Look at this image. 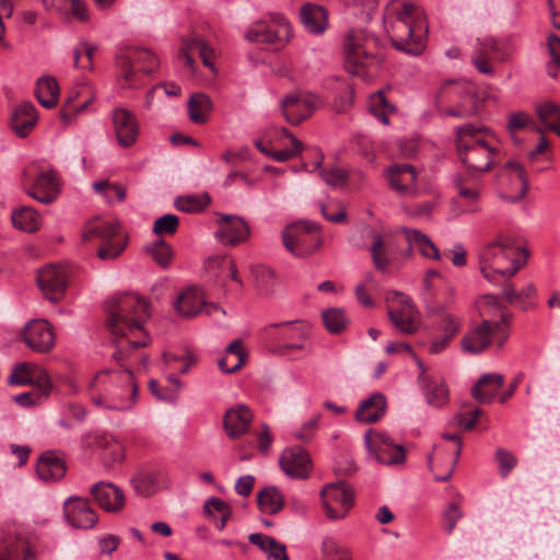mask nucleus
<instances>
[{"instance_id": "51", "label": "nucleus", "mask_w": 560, "mask_h": 560, "mask_svg": "<svg viewBox=\"0 0 560 560\" xmlns=\"http://www.w3.org/2000/svg\"><path fill=\"white\" fill-rule=\"evenodd\" d=\"M322 318L325 328L330 334H340L347 329L350 320L342 308H328L323 311Z\"/></svg>"}, {"instance_id": "55", "label": "nucleus", "mask_w": 560, "mask_h": 560, "mask_svg": "<svg viewBox=\"0 0 560 560\" xmlns=\"http://www.w3.org/2000/svg\"><path fill=\"white\" fill-rule=\"evenodd\" d=\"M548 51L550 60L546 65L547 74L555 79L560 69V37L556 34H550L547 39Z\"/></svg>"}, {"instance_id": "33", "label": "nucleus", "mask_w": 560, "mask_h": 560, "mask_svg": "<svg viewBox=\"0 0 560 560\" xmlns=\"http://www.w3.org/2000/svg\"><path fill=\"white\" fill-rule=\"evenodd\" d=\"M504 384L500 373L483 374L471 388V396L480 404H490Z\"/></svg>"}, {"instance_id": "45", "label": "nucleus", "mask_w": 560, "mask_h": 560, "mask_svg": "<svg viewBox=\"0 0 560 560\" xmlns=\"http://www.w3.org/2000/svg\"><path fill=\"white\" fill-rule=\"evenodd\" d=\"M203 511L207 516L211 517L220 530L225 527L232 514L231 506L222 499L215 497H212L205 502Z\"/></svg>"}, {"instance_id": "28", "label": "nucleus", "mask_w": 560, "mask_h": 560, "mask_svg": "<svg viewBox=\"0 0 560 560\" xmlns=\"http://www.w3.org/2000/svg\"><path fill=\"white\" fill-rule=\"evenodd\" d=\"M91 494L98 505L108 512H118L125 505L122 491L109 482H97L91 488Z\"/></svg>"}, {"instance_id": "12", "label": "nucleus", "mask_w": 560, "mask_h": 560, "mask_svg": "<svg viewBox=\"0 0 560 560\" xmlns=\"http://www.w3.org/2000/svg\"><path fill=\"white\" fill-rule=\"evenodd\" d=\"M388 306V317L400 332L415 334L418 329L416 315L418 310L411 299L400 291H388L385 295Z\"/></svg>"}, {"instance_id": "53", "label": "nucleus", "mask_w": 560, "mask_h": 560, "mask_svg": "<svg viewBox=\"0 0 560 560\" xmlns=\"http://www.w3.org/2000/svg\"><path fill=\"white\" fill-rule=\"evenodd\" d=\"M145 252L162 268H167L174 256L172 246L163 240L147 245Z\"/></svg>"}, {"instance_id": "3", "label": "nucleus", "mask_w": 560, "mask_h": 560, "mask_svg": "<svg viewBox=\"0 0 560 560\" xmlns=\"http://www.w3.org/2000/svg\"><path fill=\"white\" fill-rule=\"evenodd\" d=\"M384 24L397 50L413 56L424 50L428 26L416 4L404 2L400 9L392 7L384 16Z\"/></svg>"}, {"instance_id": "17", "label": "nucleus", "mask_w": 560, "mask_h": 560, "mask_svg": "<svg viewBox=\"0 0 560 560\" xmlns=\"http://www.w3.org/2000/svg\"><path fill=\"white\" fill-rule=\"evenodd\" d=\"M84 450L97 447L102 451V459L106 467L120 465L125 459V446L114 436L105 433H86L81 438Z\"/></svg>"}, {"instance_id": "32", "label": "nucleus", "mask_w": 560, "mask_h": 560, "mask_svg": "<svg viewBox=\"0 0 560 560\" xmlns=\"http://www.w3.org/2000/svg\"><path fill=\"white\" fill-rule=\"evenodd\" d=\"M38 119L35 106L30 102L21 103L12 114L11 128L20 138H25L34 129Z\"/></svg>"}, {"instance_id": "22", "label": "nucleus", "mask_w": 560, "mask_h": 560, "mask_svg": "<svg viewBox=\"0 0 560 560\" xmlns=\"http://www.w3.org/2000/svg\"><path fill=\"white\" fill-rule=\"evenodd\" d=\"M218 223L219 229L214 236L223 245L235 246L245 242L249 236V228L241 217L224 214Z\"/></svg>"}, {"instance_id": "52", "label": "nucleus", "mask_w": 560, "mask_h": 560, "mask_svg": "<svg viewBox=\"0 0 560 560\" xmlns=\"http://www.w3.org/2000/svg\"><path fill=\"white\" fill-rule=\"evenodd\" d=\"M163 360L170 368H174V364L177 362L182 363L178 368V372L186 374L190 368L197 363L198 357L191 349L185 348L180 353L164 352Z\"/></svg>"}, {"instance_id": "15", "label": "nucleus", "mask_w": 560, "mask_h": 560, "mask_svg": "<svg viewBox=\"0 0 560 560\" xmlns=\"http://www.w3.org/2000/svg\"><path fill=\"white\" fill-rule=\"evenodd\" d=\"M270 327L279 329L278 340L280 343L277 346V352L285 355L293 350H306L311 353L306 340L310 335V328L302 322H282L271 324Z\"/></svg>"}, {"instance_id": "14", "label": "nucleus", "mask_w": 560, "mask_h": 560, "mask_svg": "<svg viewBox=\"0 0 560 560\" xmlns=\"http://www.w3.org/2000/svg\"><path fill=\"white\" fill-rule=\"evenodd\" d=\"M322 105L323 101L319 96L310 92H296L282 98L281 110L289 124L299 125L310 118Z\"/></svg>"}, {"instance_id": "1", "label": "nucleus", "mask_w": 560, "mask_h": 560, "mask_svg": "<svg viewBox=\"0 0 560 560\" xmlns=\"http://www.w3.org/2000/svg\"><path fill=\"white\" fill-rule=\"evenodd\" d=\"M106 328L116 348L113 358L117 362L130 359L148 345L143 324L150 316L149 303L136 293H121L105 304Z\"/></svg>"}, {"instance_id": "21", "label": "nucleus", "mask_w": 560, "mask_h": 560, "mask_svg": "<svg viewBox=\"0 0 560 560\" xmlns=\"http://www.w3.org/2000/svg\"><path fill=\"white\" fill-rule=\"evenodd\" d=\"M116 139L120 147H132L140 135V127L135 114L126 108H116L112 115Z\"/></svg>"}, {"instance_id": "2", "label": "nucleus", "mask_w": 560, "mask_h": 560, "mask_svg": "<svg viewBox=\"0 0 560 560\" xmlns=\"http://www.w3.org/2000/svg\"><path fill=\"white\" fill-rule=\"evenodd\" d=\"M89 395L98 408L125 411L137 402L138 385L130 369H106L91 380Z\"/></svg>"}, {"instance_id": "19", "label": "nucleus", "mask_w": 560, "mask_h": 560, "mask_svg": "<svg viewBox=\"0 0 560 560\" xmlns=\"http://www.w3.org/2000/svg\"><path fill=\"white\" fill-rule=\"evenodd\" d=\"M37 284L47 300L59 302L67 288V271L57 265H49L37 273Z\"/></svg>"}, {"instance_id": "41", "label": "nucleus", "mask_w": 560, "mask_h": 560, "mask_svg": "<svg viewBox=\"0 0 560 560\" xmlns=\"http://www.w3.org/2000/svg\"><path fill=\"white\" fill-rule=\"evenodd\" d=\"M246 357L242 341L236 339L225 348L224 355L218 361L219 369L224 373L236 372L245 364Z\"/></svg>"}, {"instance_id": "35", "label": "nucleus", "mask_w": 560, "mask_h": 560, "mask_svg": "<svg viewBox=\"0 0 560 560\" xmlns=\"http://www.w3.org/2000/svg\"><path fill=\"white\" fill-rule=\"evenodd\" d=\"M300 19L304 27L312 34H322L327 28V12L320 5L304 3L300 10Z\"/></svg>"}, {"instance_id": "54", "label": "nucleus", "mask_w": 560, "mask_h": 560, "mask_svg": "<svg viewBox=\"0 0 560 560\" xmlns=\"http://www.w3.org/2000/svg\"><path fill=\"white\" fill-rule=\"evenodd\" d=\"M135 491L142 497H150L156 489V476L150 471H139L131 479Z\"/></svg>"}, {"instance_id": "10", "label": "nucleus", "mask_w": 560, "mask_h": 560, "mask_svg": "<svg viewBox=\"0 0 560 560\" xmlns=\"http://www.w3.org/2000/svg\"><path fill=\"white\" fill-rule=\"evenodd\" d=\"M116 63L128 88L138 89L143 83L140 74L150 75L160 67L159 58L147 48L133 47L119 52Z\"/></svg>"}, {"instance_id": "29", "label": "nucleus", "mask_w": 560, "mask_h": 560, "mask_svg": "<svg viewBox=\"0 0 560 560\" xmlns=\"http://www.w3.org/2000/svg\"><path fill=\"white\" fill-rule=\"evenodd\" d=\"M179 55L185 59L186 65L191 69H194L195 65L194 56L198 55L206 67L210 68L212 71L214 70V63L212 61L214 51L199 36H192L183 40Z\"/></svg>"}, {"instance_id": "34", "label": "nucleus", "mask_w": 560, "mask_h": 560, "mask_svg": "<svg viewBox=\"0 0 560 560\" xmlns=\"http://www.w3.org/2000/svg\"><path fill=\"white\" fill-rule=\"evenodd\" d=\"M385 410V396L381 393H375L360 402L355 411L354 418L359 422L373 423L384 417Z\"/></svg>"}, {"instance_id": "47", "label": "nucleus", "mask_w": 560, "mask_h": 560, "mask_svg": "<svg viewBox=\"0 0 560 560\" xmlns=\"http://www.w3.org/2000/svg\"><path fill=\"white\" fill-rule=\"evenodd\" d=\"M40 373L45 372L39 370L35 364L22 362L14 365L9 377V383L13 385H38V377L40 376Z\"/></svg>"}, {"instance_id": "8", "label": "nucleus", "mask_w": 560, "mask_h": 560, "mask_svg": "<svg viewBox=\"0 0 560 560\" xmlns=\"http://www.w3.org/2000/svg\"><path fill=\"white\" fill-rule=\"evenodd\" d=\"M81 236L84 242L94 238L100 240L101 245L97 249V256L102 260L117 258L124 252L128 242L126 233L117 222L103 221L97 218L84 225Z\"/></svg>"}, {"instance_id": "48", "label": "nucleus", "mask_w": 560, "mask_h": 560, "mask_svg": "<svg viewBox=\"0 0 560 560\" xmlns=\"http://www.w3.org/2000/svg\"><path fill=\"white\" fill-rule=\"evenodd\" d=\"M211 100L203 93L192 94L188 102L189 118L195 124L207 121L208 114L211 110Z\"/></svg>"}, {"instance_id": "31", "label": "nucleus", "mask_w": 560, "mask_h": 560, "mask_svg": "<svg viewBox=\"0 0 560 560\" xmlns=\"http://www.w3.org/2000/svg\"><path fill=\"white\" fill-rule=\"evenodd\" d=\"M513 315L511 312H501V318H483L488 320L486 338L488 339V349L494 347L501 350L508 341L511 332V323Z\"/></svg>"}, {"instance_id": "56", "label": "nucleus", "mask_w": 560, "mask_h": 560, "mask_svg": "<svg viewBox=\"0 0 560 560\" xmlns=\"http://www.w3.org/2000/svg\"><path fill=\"white\" fill-rule=\"evenodd\" d=\"M370 252L375 268L378 271H386L390 265V259L381 235H375Z\"/></svg>"}, {"instance_id": "38", "label": "nucleus", "mask_w": 560, "mask_h": 560, "mask_svg": "<svg viewBox=\"0 0 560 560\" xmlns=\"http://www.w3.org/2000/svg\"><path fill=\"white\" fill-rule=\"evenodd\" d=\"M488 320H481L472 326L462 338V348L465 352L479 354L488 350V339L486 338V329Z\"/></svg>"}, {"instance_id": "44", "label": "nucleus", "mask_w": 560, "mask_h": 560, "mask_svg": "<svg viewBox=\"0 0 560 560\" xmlns=\"http://www.w3.org/2000/svg\"><path fill=\"white\" fill-rule=\"evenodd\" d=\"M257 503L262 513L277 514L284 506V497L277 487L269 486L257 493Z\"/></svg>"}, {"instance_id": "57", "label": "nucleus", "mask_w": 560, "mask_h": 560, "mask_svg": "<svg viewBox=\"0 0 560 560\" xmlns=\"http://www.w3.org/2000/svg\"><path fill=\"white\" fill-rule=\"evenodd\" d=\"M97 47L88 42H81L73 51L74 67L92 69V60Z\"/></svg>"}, {"instance_id": "27", "label": "nucleus", "mask_w": 560, "mask_h": 560, "mask_svg": "<svg viewBox=\"0 0 560 560\" xmlns=\"http://www.w3.org/2000/svg\"><path fill=\"white\" fill-rule=\"evenodd\" d=\"M66 471V460L57 451H45L37 459L36 472L44 481L60 480Z\"/></svg>"}, {"instance_id": "7", "label": "nucleus", "mask_w": 560, "mask_h": 560, "mask_svg": "<svg viewBox=\"0 0 560 560\" xmlns=\"http://www.w3.org/2000/svg\"><path fill=\"white\" fill-rule=\"evenodd\" d=\"M376 39L362 30L348 32L343 42L345 67L353 75L366 80L374 75L382 59L374 52Z\"/></svg>"}, {"instance_id": "36", "label": "nucleus", "mask_w": 560, "mask_h": 560, "mask_svg": "<svg viewBox=\"0 0 560 560\" xmlns=\"http://www.w3.org/2000/svg\"><path fill=\"white\" fill-rule=\"evenodd\" d=\"M52 388L51 381L47 373H40L38 385L31 392L22 393L13 397V400L22 407H33L40 405L50 394Z\"/></svg>"}, {"instance_id": "24", "label": "nucleus", "mask_w": 560, "mask_h": 560, "mask_svg": "<svg viewBox=\"0 0 560 560\" xmlns=\"http://www.w3.org/2000/svg\"><path fill=\"white\" fill-rule=\"evenodd\" d=\"M272 21L277 24L278 30H272L264 21H258L247 30L246 38L249 42L272 44L289 35L290 25L282 14H273Z\"/></svg>"}, {"instance_id": "5", "label": "nucleus", "mask_w": 560, "mask_h": 560, "mask_svg": "<svg viewBox=\"0 0 560 560\" xmlns=\"http://www.w3.org/2000/svg\"><path fill=\"white\" fill-rule=\"evenodd\" d=\"M528 252L508 235H499L486 245L479 254V266L482 276L490 282L499 275L503 278L513 277L527 261Z\"/></svg>"}, {"instance_id": "42", "label": "nucleus", "mask_w": 560, "mask_h": 560, "mask_svg": "<svg viewBox=\"0 0 560 560\" xmlns=\"http://www.w3.org/2000/svg\"><path fill=\"white\" fill-rule=\"evenodd\" d=\"M404 234L410 248L418 250L427 258L440 260L441 254L429 236L415 229H404Z\"/></svg>"}, {"instance_id": "20", "label": "nucleus", "mask_w": 560, "mask_h": 560, "mask_svg": "<svg viewBox=\"0 0 560 560\" xmlns=\"http://www.w3.org/2000/svg\"><path fill=\"white\" fill-rule=\"evenodd\" d=\"M23 340L33 351L47 353L55 346L52 326L46 319H33L23 330Z\"/></svg>"}, {"instance_id": "26", "label": "nucleus", "mask_w": 560, "mask_h": 560, "mask_svg": "<svg viewBox=\"0 0 560 560\" xmlns=\"http://www.w3.org/2000/svg\"><path fill=\"white\" fill-rule=\"evenodd\" d=\"M253 412L248 406L238 404L228 409L223 417V427L230 439L245 434L253 421Z\"/></svg>"}, {"instance_id": "61", "label": "nucleus", "mask_w": 560, "mask_h": 560, "mask_svg": "<svg viewBox=\"0 0 560 560\" xmlns=\"http://www.w3.org/2000/svg\"><path fill=\"white\" fill-rule=\"evenodd\" d=\"M463 511L458 503L451 502L446 505L443 513V526L447 535L453 534L457 522L463 517Z\"/></svg>"}, {"instance_id": "11", "label": "nucleus", "mask_w": 560, "mask_h": 560, "mask_svg": "<svg viewBox=\"0 0 560 560\" xmlns=\"http://www.w3.org/2000/svg\"><path fill=\"white\" fill-rule=\"evenodd\" d=\"M281 236L285 249L298 258L312 256L323 243L319 225L307 220L285 226Z\"/></svg>"}, {"instance_id": "4", "label": "nucleus", "mask_w": 560, "mask_h": 560, "mask_svg": "<svg viewBox=\"0 0 560 560\" xmlns=\"http://www.w3.org/2000/svg\"><path fill=\"white\" fill-rule=\"evenodd\" d=\"M455 144L458 158L470 175L486 173L494 164L498 147L487 127L474 124L457 127Z\"/></svg>"}, {"instance_id": "39", "label": "nucleus", "mask_w": 560, "mask_h": 560, "mask_svg": "<svg viewBox=\"0 0 560 560\" xmlns=\"http://www.w3.org/2000/svg\"><path fill=\"white\" fill-rule=\"evenodd\" d=\"M203 305L202 292L197 288H188L182 292L176 302L175 308L184 317H192L201 312Z\"/></svg>"}, {"instance_id": "63", "label": "nucleus", "mask_w": 560, "mask_h": 560, "mask_svg": "<svg viewBox=\"0 0 560 560\" xmlns=\"http://www.w3.org/2000/svg\"><path fill=\"white\" fill-rule=\"evenodd\" d=\"M178 223L179 220L175 214H164L155 220L153 225V232L158 235H173L177 231Z\"/></svg>"}, {"instance_id": "23", "label": "nucleus", "mask_w": 560, "mask_h": 560, "mask_svg": "<svg viewBox=\"0 0 560 560\" xmlns=\"http://www.w3.org/2000/svg\"><path fill=\"white\" fill-rule=\"evenodd\" d=\"M63 515L67 523L74 528L89 529L97 522L95 511L82 498H69L63 504Z\"/></svg>"}, {"instance_id": "60", "label": "nucleus", "mask_w": 560, "mask_h": 560, "mask_svg": "<svg viewBox=\"0 0 560 560\" xmlns=\"http://www.w3.org/2000/svg\"><path fill=\"white\" fill-rule=\"evenodd\" d=\"M255 276L257 285L265 293L273 291L276 285V273L275 271L266 266H259L255 269Z\"/></svg>"}, {"instance_id": "18", "label": "nucleus", "mask_w": 560, "mask_h": 560, "mask_svg": "<svg viewBox=\"0 0 560 560\" xmlns=\"http://www.w3.org/2000/svg\"><path fill=\"white\" fill-rule=\"evenodd\" d=\"M365 443L369 451L381 464L393 466L405 462L404 447L394 444L392 439L385 433H377L372 439L370 432H366Z\"/></svg>"}, {"instance_id": "64", "label": "nucleus", "mask_w": 560, "mask_h": 560, "mask_svg": "<svg viewBox=\"0 0 560 560\" xmlns=\"http://www.w3.org/2000/svg\"><path fill=\"white\" fill-rule=\"evenodd\" d=\"M495 459L499 463V471L506 477L517 465V458L508 450L499 447L495 451Z\"/></svg>"}, {"instance_id": "62", "label": "nucleus", "mask_w": 560, "mask_h": 560, "mask_svg": "<svg viewBox=\"0 0 560 560\" xmlns=\"http://www.w3.org/2000/svg\"><path fill=\"white\" fill-rule=\"evenodd\" d=\"M319 175L323 180L331 187H341L346 185L349 177L348 173L338 166L330 167L328 170L322 168Z\"/></svg>"}, {"instance_id": "9", "label": "nucleus", "mask_w": 560, "mask_h": 560, "mask_svg": "<svg viewBox=\"0 0 560 560\" xmlns=\"http://www.w3.org/2000/svg\"><path fill=\"white\" fill-rule=\"evenodd\" d=\"M25 192L40 203H52L61 191V182L54 168H44L37 162L26 165L21 174Z\"/></svg>"}, {"instance_id": "58", "label": "nucleus", "mask_w": 560, "mask_h": 560, "mask_svg": "<svg viewBox=\"0 0 560 560\" xmlns=\"http://www.w3.org/2000/svg\"><path fill=\"white\" fill-rule=\"evenodd\" d=\"M501 312H508L500 299L497 295L485 294L481 296V302L479 305V315L482 318H493L495 315H499L501 318Z\"/></svg>"}, {"instance_id": "59", "label": "nucleus", "mask_w": 560, "mask_h": 560, "mask_svg": "<svg viewBox=\"0 0 560 560\" xmlns=\"http://www.w3.org/2000/svg\"><path fill=\"white\" fill-rule=\"evenodd\" d=\"M532 127L535 131L542 133V129L525 112L511 114L508 121V130L511 133Z\"/></svg>"}, {"instance_id": "6", "label": "nucleus", "mask_w": 560, "mask_h": 560, "mask_svg": "<svg viewBox=\"0 0 560 560\" xmlns=\"http://www.w3.org/2000/svg\"><path fill=\"white\" fill-rule=\"evenodd\" d=\"M434 107L442 117L468 118L481 106L476 85L466 80H445L434 93Z\"/></svg>"}, {"instance_id": "13", "label": "nucleus", "mask_w": 560, "mask_h": 560, "mask_svg": "<svg viewBox=\"0 0 560 560\" xmlns=\"http://www.w3.org/2000/svg\"><path fill=\"white\" fill-rule=\"evenodd\" d=\"M320 500L327 518L341 520L352 508L354 493L346 482L329 483L322 489Z\"/></svg>"}, {"instance_id": "37", "label": "nucleus", "mask_w": 560, "mask_h": 560, "mask_svg": "<svg viewBox=\"0 0 560 560\" xmlns=\"http://www.w3.org/2000/svg\"><path fill=\"white\" fill-rule=\"evenodd\" d=\"M12 224L15 229L34 233L42 226V215L34 208L21 206L11 213Z\"/></svg>"}, {"instance_id": "43", "label": "nucleus", "mask_w": 560, "mask_h": 560, "mask_svg": "<svg viewBox=\"0 0 560 560\" xmlns=\"http://www.w3.org/2000/svg\"><path fill=\"white\" fill-rule=\"evenodd\" d=\"M59 85L52 77H42L37 80L35 96L39 104L46 108H52L58 103Z\"/></svg>"}, {"instance_id": "40", "label": "nucleus", "mask_w": 560, "mask_h": 560, "mask_svg": "<svg viewBox=\"0 0 560 560\" xmlns=\"http://www.w3.org/2000/svg\"><path fill=\"white\" fill-rule=\"evenodd\" d=\"M428 313L430 316H439L436 329L442 335L454 338L460 330L463 319L455 314L446 312L444 306H429Z\"/></svg>"}, {"instance_id": "30", "label": "nucleus", "mask_w": 560, "mask_h": 560, "mask_svg": "<svg viewBox=\"0 0 560 560\" xmlns=\"http://www.w3.org/2000/svg\"><path fill=\"white\" fill-rule=\"evenodd\" d=\"M500 50L499 42L493 37H485L477 39V45L471 55L470 61L476 69L487 75L493 74V67L491 66L492 57Z\"/></svg>"}, {"instance_id": "16", "label": "nucleus", "mask_w": 560, "mask_h": 560, "mask_svg": "<svg viewBox=\"0 0 560 560\" xmlns=\"http://www.w3.org/2000/svg\"><path fill=\"white\" fill-rule=\"evenodd\" d=\"M384 178L399 196L416 198L419 196L418 172L411 164H393L385 168Z\"/></svg>"}, {"instance_id": "50", "label": "nucleus", "mask_w": 560, "mask_h": 560, "mask_svg": "<svg viewBox=\"0 0 560 560\" xmlns=\"http://www.w3.org/2000/svg\"><path fill=\"white\" fill-rule=\"evenodd\" d=\"M368 108L383 125L389 124L388 116L395 112V107L387 102L382 91H377L370 96Z\"/></svg>"}, {"instance_id": "49", "label": "nucleus", "mask_w": 560, "mask_h": 560, "mask_svg": "<svg viewBox=\"0 0 560 560\" xmlns=\"http://www.w3.org/2000/svg\"><path fill=\"white\" fill-rule=\"evenodd\" d=\"M423 383H425L424 394L430 405L441 407L447 401L448 389L443 380L427 377L423 378Z\"/></svg>"}, {"instance_id": "25", "label": "nucleus", "mask_w": 560, "mask_h": 560, "mask_svg": "<svg viewBox=\"0 0 560 560\" xmlns=\"http://www.w3.org/2000/svg\"><path fill=\"white\" fill-rule=\"evenodd\" d=\"M279 462L283 471L290 477L304 479L310 474L311 458L301 446L284 450Z\"/></svg>"}, {"instance_id": "46", "label": "nucleus", "mask_w": 560, "mask_h": 560, "mask_svg": "<svg viewBox=\"0 0 560 560\" xmlns=\"http://www.w3.org/2000/svg\"><path fill=\"white\" fill-rule=\"evenodd\" d=\"M536 114L546 129L560 137V106L551 101L536 105Z\"/></svg>"}]
</instances>
